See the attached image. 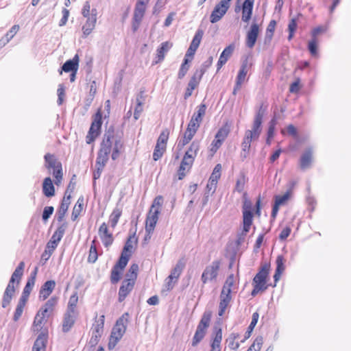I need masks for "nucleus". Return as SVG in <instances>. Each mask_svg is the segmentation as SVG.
<instances>
[{"mask_svg":"<svg viewBox=\"0 0 351 351\" xmlns=\"http://www.w3.org/2000/svg\"><path fill=\"white\" fill-rule=\"evenodd\" d=\"M254 0H245L242 5V21L248 23L252 18Z\"/></svg>","mask_w":351,"mask_h":351,"instance_id":"obj_14","label":"nucleus"},{"mask_svg":"<svg viewBox=\"0 0 351 351\" xmlns=\"http://www.w3.org/2000/svg\"><path fill=\"white\" fill-rule=\"evenodd\" d=\"M56 286V282L54 280H47L41 287L39 293L40 298L43 300L47 299L49 295L52 293Z\"/></svg>","mask_w":351,"mask_h":351,"instance_id":"obj_21","label":"nucleus"},{"mask_svg":"<svg viewBox=\"0 0 351 351\" xmlns=\"http://www.w3.org/2000/svg\"><path fill=\"white\" fill-rule=\"evenodd\" d=\"M245 176L242 175L239 179L237 180L235 190L238 191L239 193H241L245 186Z\"/></svg>","mask_w":351,"mask_h":351,"instance_id":"obj_64","label":"nucleus"},{"mask_svg":"<svg viewBox=\"0 0 351 351\" xmlns=\"http://www.w3.org/2000/svg\"><path fill=\"white\" fill-rule=\"evenodd\" d=\"M203 34H204L203 30L197 29V31L196 32V33L192 40L191 43L186 53L184 58H188L189 56H190L191 58L193 57L196 50L197 49V48L199 46Z\"/></svg>","mask_w":351,"mask_h":351,"instance_id":"obj_13","label":"nucleus"},{"mask_svg":"<svg viewBox=\"0 0 351 351\" xmlns=\"http://www.w3.org/2000/svg\"><path fill=\"white\" fill-rule=\"evenodd\" d=\"M230 8V2L227 0H221L217 3L210 16V21L212 23H215L220 21L226 14Z\"/></svg>","mask_w":351,"mask_h":351,"instance_id":"obj_7","label":"nucleus"},{"mask_svg":"<svg viewBox=\"0 0 351 351\" xmlns=\"http://www.w3.org/2000/svg\"><path fill=\"white\" fill-rule=\"evenodd\" d=\"M134 282H130L128 280H124L122 282V285L120 287L119 290V301L123 302L127 295L131 292L134 286Z\"/></svg>","mask_w":351,"mask_h":351,"instance_id":"obj_18","label":"nucleus"},{"mask_svg":"<svg viewBox=\"0 0 351 351\" xmlns=\"http://www.w3.org/2000/svg\"><path fill=\"white\" fill-rule=\"evenodd\" d=\"M258 318L259 314L257 312L252 314L251 323L245 332V338L241 342H244L245 339H248L251 336V334L258 322Z\"/></svg>","mask_w":351,"mask_h":351,"instance_id":"obj_38","label":"nucleus"},{"mask_svg":"<svg viewBox=\"0 0 351 351\" xmlns=\"http://www.w3.org/2000/svg\"><path fill=\"white\" fill-rule=\"evenodd\" d=\"M260 32V26L256 22L253 21L250 25L249 30L246 33L245 38V45L250 48L252 49L257 40L258 34Z\"/></svg>","mask_w":351,"mask_h":351,"instance_id":"obj_9","label":"nucleus"},{"mask_svg":"<svg viewBox=\"0 0 351 351\" xmlns=\"http://www.w3.org/2000/svg\"><path fill=\"white\" fill-rule=\"evenodd\" d=\"M97 10L96 8H92L91 10V14H88L87 16H84L86 18V23H88L93 26L95 27L96 23H97Z\"/></svg>","mask_w":351,"mask_h":351,"instance_id":"obj_55","label":"nucleus"},{"mask_svg":"<svg viewBox=\"0 0 351 351\" xmlns=\"http://www.w3.org/2000/svg\"><path fill=\"white\" fill-rule=\"evenodd\" d=\"M25 305V304H22L21 302H19V303L16 306V311L14 314V317H13V319L14 322L18 321L19 319L21 317V316L23 313V308H24Z\"/></svg>","mask_w":351,"mask_h":351,"instance_id":"obj_62","label":"nucleus"},{"mask_svg":"<svg viewBox=\"0 0 351 351\" xmlns=\"http://www.w3.org/2000/svg\"><path fill=\"white\" fill-rule=\"evenodd\" d=\"M239 337L238 333H231L229 337L226 339L228 343V347L232 350H237L239 348L240 344L239 342H235V339Z\"/></svg>","mask_w":351,"mask_h":351,"instance_id":"obj_44","label":"nucleus"},{"mask_svg":"<svg viewBox=\"0 0 351 351\" xmlns=\"http://www.w3.org/2000/svg\"><path fill=\"white\" fill-rule=\"evenodd\" d=\"M137 243V238H136L135 233H134L133 234L130 235L128 238V239L125 243V245L123 248L122 253L125 254H130L131 255L132 249H133V243Z\"/></svg>","mask_w":351,"mask_h":351,"instance_id":"obj_35","label":"nucleus"},{"mask_svg":"<svg viewBox=\"0 0 351 351\" xmlns=\"http://www.w3.org/2000/svg\"><path fill=\"white\" fill-rule=\"evenodd\" d=\"M109 139L110 136L108 135L106 139L103 140L101 143L96 159V167H104L108 160V156L110 153V143Z\"/></svg>","mask_w":351,"mask_h":351,"instance_id":"obj_3","label":"nucleus"},{"mask_svg":"<svg viewBox=\"0 0 351 351\" xmlns=\"http://www.w3.org/2000/svg\"><path fill=\"white\" fill-rule=\"evenodd\" d=\"M47 317V316H43V315H41V312L38 311L34 318V326L36 328V330H39L42 328V324L43 322V319Z\"/></svg>","mask_w":351,"mask_h":351,"instance_id":"obj_54","label":"nucleus"},{"mask_svg":"<svg viewBox=\"0 0 351 351\" xmlns=\"http://www.w3.org/2000/svg\"><path fill=\"white\" fill-rule=\"evenodd\" d=\"M102 124V115L100 110L95 114L94 119L91 123L88 133L86 136V143L90 144L93 143L97 136L100 133V130Z\"/></svg>","mask_w":351,"mask_h":351,"instance_id":"obj_4","label":"nucleus"},{"mask_svg":"<svg viewBox=\"0 0 351 351\" xmlns=\"http://www.w3.org/2000/svg\"><path fill=\"white\" fill-rule=\"evenodd\" d=\"M219 267V261H214L210 265L206 266L201 276L203 284L215 280L217 277Z\"/></svg>","mask_w":351,"mask_h":351,"instance_id":"obj_6","label":"nucleus"},{"mask_svg":"<svg viewBox=\"0 0 351 351\" xmlns=\"http://www.w3.org/2000/svg\"><path fill=\"white\" fill-rule=\"evenodd\" d=\"M15 289L14 285H8L5 291L3 294L2 307L5 308L11 302L12 297L14 293Z\"/></svg>","mask_w":351,"mask_h":351,"instance_id":"obj_33","label":"nucleus"},{"mask_svg":"<svg viewBox=\"0 0 351 351\" xmlns=\"http://www.w3.org/2000/svg\"><path fill=\"white\" fill-rule=\"evenodd\" d=\"M110 136V149H112V145H114L113 149L117 150H121L123 147V141L121 134L119 132H115L114 127L110 126V128L106 131L103 140L106 139V136Z\"/></svg>","mask_w":351,"mask_h":351,"instance_id":"obj_8","label":"nucleus"},{"mask_svg":"<svg viewBox=\"0 0 351 351\" xmlns=\"http://www.w3.org/2000/svg\"><path fill=\"white\" fill-rule=\"evenodd\" d=\"M262 344L263 338L261 337H256L247 351H260Z\"/></svg>","mask_w":351,"mask_h":351,"instance_id":"obj_57","label":"nucleus"},{"mask_svg":"<svg viewBox=\"0 0 351 351\" xmlns=\"http://www.w3.org/2000/svg\"><path fill=\"white\" fill-rule=\"evenodd\" d=\"M206 330L207 328H203L202 326L197 325L192 341L193 346H196L204 339Z\"/></svg>","mask_w":351,"mask_h":351,"instance_id":"obj_32","label":"nucleus"},{"mask_svg":"<svg viewBox=\"0 0 351 351\" xmlns=\"http://www.w3.org/2000/svg\"><path fill=\"white\" fill-rule=\"evenodd\" d=\"M53 210L54 208L53 206L45 207L42 215L43 220L45 221H47L49 218L51 217V215L53 214Z\"/></svg>","mask_w":351,"mask_h":351,"instance_id":"obj_63","label":"nucleus"},{"mask_svg":"<svg viewBox=\"0 0 351 351\" xmlns=\"http://www.w3.org/2000/svg\"><path fill=\"white\" fill-rule=\"evenodd\" d=\"M24 267H25L24 262H21L19 264V265L17 266V267L16 268V269L14 270V271L13 272V274L11 276V278L9 281L8 285H14V283L16 279H18L17 283L18 284L19 283V280L21 278L23 274Z\"/></svg>","mask_w":351,"mask_h":351,"instance_id":"obj_30","label":"nucleus"},{"mask_svg":"<svg viewBox=\"0 0 351 351\" xmlns=\"http://www.w3.org/2000/svg\"><path fill=\"white\" fill-rule=\"evenodd\" d=\"M277 124V117L274 114V117L269 122V126L268 128L267 136L269 138H273L274 134L275 126Z\"/></svg>","mask_w":351,"mask_h":351,"instance_id":"obj_60","label":"nucleus"},{"mask_svg":"<svg viewBox=\"0 0 351 351\" xmlns=\"http://www.w3.org/2000/svg\"><path fill=\"white\" fill-rule=\"evenodd\" d=\"M213 58L210 56L201 66L200 69L197 70L195 72H198L197 76L200 78L202 77L206 70L211 66L213 63Z\"/></svg>","mask_w":351,"mask_h":351,"instance_id":"obj_45","label":"nucleus"},{"mask_svg":"<svg viewBox=\"0 0 351 351\" xmlns=\"http://www.w3.org/2000/svg\"><path fill=\"white\" fill-rule=\"evenodd\" d=\"M43 192L46 197H50L55 195V188L49 177L45 178L43 184Z\"/></svg>","mask_w":351,"mask_h":351,"instance_id":"obj_29","label":"nucleus"},{"mask_svg":"<svg viewBox=\"0 0 351 351\" xmlns=\"http://www.w3.org/2000/svg\"><path fill=\"white\" fill-rule=\"evenodd\" d=\"M212 312L210 311H206L202 315V317L198 324L203 328H208L211 319Z\"/></svg>","mask_w":351,"mask_h":351,"instance_id":"obj_43","label":"nucleus"},{"mask_svg":"<svg viewBox=\"0 0 351 351\" xmlns=\"http://www.w3.org/2000/svg\"><path fill=\"white\" fill-rule=\"evenodd\" d=\"M261 121L254 119L252 130H247V131L251 132L254 136L259 137L261 133Z\"/></svg>","mask_w":351,"mask_h":351,"instance_id":"obj_50","label":"nucleus"},{"mask_svg":"<svg viewBox=\"0 0 351 351\" xmlns=\"http://www.w3.org/2000/svg\"><path fill=\"white\" fill-rule=\"evenodd\" d=\"M185 267V262L183 259H180L176 263L175 267L172 269L171 274L169 275L170 278H175L176 281L178 280L180 274H182Z\"/></svg>","mask_w":351,"mask_h":351,"instance_id":"obj_34","label":"nucleus"},{"mask_svg":"<svg viewBox=\"0 0 351 351\" xmlns=\"http://www.w3.org/2000/svg\"><path fill=\"white\" fill-rule=\"evenodd\" d=\"M142 98L141 95H138L136 98V106L134 109V118L135 120L138 119L140 117V115L141 112H143V102L141 101V99Z\"/></svg>","mask_w":351,"mask_h":351,"instance_id":"obj_53","label":"nucleus"},{"mask_svg":"<svg viewBox=\"0 0 351 351\" xmlns=\"http://www.w3.org/2000/svg\"><path fill=\"white\" fill-rule=\"evenodd\" d=\"M66 228H67V223H63L62 225H60L57 228V230L53 233V234L52 235V239H56V240L60 241V240L62 239V238L64 236V232L66 231Z\"/></svg>","mask_w":351,"mask_h":351,"instance_id":"obj_47","label":"nucleus"},{"mask_svg":"<svg viewBox=\"0 0 351 351\" xmlns=\"http://www.w3.org/2000/svg\"><path fill=\"white\" fill-rule=\"evenodd\" d=\"M60 241L56 240V239L51 238L50 241L47 243L46 250L43 253L41 256V259L45 261V263L49 258V257L53 254L54 250L58 246Z\"/></svg>","mask_w":351,"mask_h":351,"instance_id":"obj_24","label":"nucleus"},{"mask_svg":"<svg viewBox=\"0 0 351 351\" xmlns=\"http://www.w3.org/2000/svg\"><path fill=\"white\" fill-rule=\"evenodd\" d=\"M172 47V44L169 42L162 43L160 47L157 49L156 60H154L153 64H156L162 62L165 56V54Z\"/></svg>","mask_w":351,"mask_h":351,"instance_id":"obj_23","label":"nucleus"},{"mask_svg":"<svg viewBox=\"0 0 351 351\" xmlns=\"http://www.w3.org/2000/svg\"><path fill=\"white\" fill-rule=\"evenodd\" d=\"M148 2L143 0H138L135 5L133 18L143 19L146 10V5Z\"/></svg>","mask_w":351,"mask_h":351,"instance_id":"obj_27","label":"nucleus"},{"mask_svg":"<svg viewBox=\"0 0 351 351\" xmlns=\"http://www.w3.org/2000/svg\"><path fill=\"white\" fill-rule=\"evenodd\" d=\"M206 110V106L204 104H202L197 107V112H195L192 116L193 118H197V120L200 123L202 121V117L205 115Z\"/></svg>","mask_w":351,"mask_h":351,"instance_id":"obj_51","label":"nucleus"},{"mask_svg":"<svg viewBox=\"0 0 351 351\" xmlns=\"http://www.w3.org/2000/svg\"><path fill=\"white\" fill-rule=\"evenodd\" d=\"M192 165H184V160H182L180 166L178 171V179L182 180L186 176V172L189 171Z\"/></svg>","mask_w":351,"mask_h":351,"instance_id":"obj_52","label":"nucleus"},{"mask_svg":"<svg viewBox=\"0 0 351 351\" xmlns=\"http://www.w3.org/2000/svg\"><path fill=\"white\" fill-rule=\"evenodd\" d=\"M197 73L198 72H195L191 77V80H189L185 93L184 94V99H187L189 97H191L193 90L195 89L199 85L202 78L197 76Z\"/></svg>","mask_w":351,"mask_h":351,"instance_id":"obj_20","label":"nucleus"},{"mask_svg":"<svg viewBox=\"0 0 351 351\" xmlns=\"http://www.w3.org/2000/svg\"><path fill=\"white\" fill-rule=\"evenodd\" d=\"M71 204V195H67V192H65L64 197L62 200L59 210L58 211V221H62L65 216L66 213L68 210L69 206Z\"/></svg>","mask_w":351,"mask_h":351,"instance_id":"obj_17","label":"nucleus"},{"mask_svg":"<svg viewBox=\"0 0 351 351\" xmlns=\"http://www.w3.org/2000/svg\"><path fill=\"white\" fill-rule=\"evenodd\" d=\"M129 313H125L119 317L116 324L113 327L111 332V337L115 338L116 339H121L125 332L127 324L128 323Z\"/></svg>","mask_w":351,"mask_h":351,"instance_id":"obj_5","label":"nucleus"},{"mask_svg":"<svg viewBox=\"0 0 351 351\" xmlns=\"http://www.w3.org/2000/svg\"><path fill=\"white\" fill-rule=\"evenodd\" d=\"M199 149V143L194 141L190 145L188 150L186 152L182 160L184 165H193L195 158Z\"/></svg>","mask_w":351,"mask_h":351,"instance_id":"obj_10","label":"nucleus"},{"mask_svg":"<svg viewBox=\"0 0 351 351\" xmlns=\"http://www.w3.org/2000/svg\"><path fill=\"white\" fill-rule=\"evenodd\" d=\"M104 320L105 317L104 315H101L98 320L95 322L94 326L93 332H95V337L96 338H99L104 331Z\"/></svg>","mask_w":351,"mask_h":351,"instance_id":"obj_36","label":"nucleus"},{"mask_svg":"<svg viewBox=\"0 0 351 351\" xmlns=\"http://www.w3.org/2000/svg\"><path fill=\"white\" fill-rule=\"evenodd\" d=\"M97 259V252L95 245V240L92 241V245L90 247L89 255L88 257V261L89 263H95Z\"/></svg>","mask_w":351,"mask_h":351,"instance_id":"obj_49","label":"nucleus"},{"mask_svg":"<svg viewBox=\"0 0 351 351\" xmlns=\"http://www.w3.org/2000/svg\"><path fill=\"white\" fill-rule=\"evenodd\" d=\"M121 213H122L121 209L118 208L117 206L113 210L112 213H111L109 222H110V226L112 228H114L117 226V224L119 221V219L121 215Z\"/></svg>","mask_w":351,"mask_h":351,"instance_id":"obj_40","label":"nucleus"},{"mask_svg":"<svg viewBox=\"0 0 351 351\" xmlns=\"http://www.w3.org/2000/svg\"><path fill=\"white\" fill-rule=\"evenodd\" d=\"M79 65V57L78 55H75L73 59L69 60L66 61L62 66L61 67V70L59 71L60 74L62 73V71L66 73L72 72V71H77Z\"/></svg>","mask_w":351,"mask_h":351,"instance_id":"obj_19","label":"nucleus"},{"mask_svg":"<svg viewBox=\"0 0 351 351\" xmlns=\"http://www.w3.org/2000/svg\"><path fill=\"white\" fill-rule=\"evenodd\" d=\"M77 301H78V296H77V292H75L69 298L66 311L77 313L75 311V307L77 306Z\"/></svg>","mask_w":351,"mask_h":351,"instance_id":"obj_46","label":"nucleus"},{"mask_svg":"<svg viewBox=\"0 0 351 351\" xmlns=\"http://www.w3.org/2000/svg\"><path fill=\"white\" fill-rule=\"evenodd\" d=\"M34 287V279H28L26 285L23 289V291L22 293V295L19 300V302H21L22 304L26 303L27 301V299L29 298V295L32 290V288Z\"/></svg>","mask_w":351,"mask_h":351,"instance_id":"obj_31","label":"nucleus"},{"mask_svg":"<svg viewBox=\"0 0 351 351\" xmlns=\"http://www.w3.org/2000/svg\"><path fill=\"white\" fill-rule=\"evenodd\" d=\"M163 203V197L161 195L156 196L152 203L151 208L146 219V229L149 232L154 230L158 221L160 208Z\"/></svg>","mask_w":351,"mask_h":351,"instance_id":"obj_1","label":"nucleus"},{"mask_svg":"<svg viewBox=\"0 0 351 351\" xmlns=\"http://www.w3.org/2000/svg\"><path fill=\"white\" fill-rule=\"evenodd\" d=\"M138 271V265L137 264H132L128 273L126 274V279L130 282H135V280L137 278V272Z\"/></svg>","mask_w":351,"mask_h":351,"instance_id":"obj_41","label":"nucleus"},{"mask_svg":"<svg viewBox=\"0 0 351 351\" xmlns=\"http://www.w3.org/2000/svg\"><path fill=\"white\" fill-rule=\"evenodd\" d=\"M276 22L272 20L269 22L265 32V43H269L272 39L274 32L275 30Z\"/></svg>","mask_w":351,"mask_h":351,"instance_id":"obj_39","label":"nucleus"},{"mask_svg":"<svg viewBox=\"0 0 351 351\" xmlns=\"http://www.w3.org/2000/svg\"><path fill=\"white\" fill-rule=\"evenodd\" d=\"M58 298L56 297H52L46 302L44 306L40 309L41 315L47 316V317L51 315L53 311L54 306L56 305Z\"/></svg>","mask_w":351,"mask_h":351,"instance_id":"obj_26","label":"nucleus"},{"mask_svg":"<svg viewBox=\"0 0 351 351\" xmlns=\"http://www.w3.org/2000/svg\"><path fill=\"white\" fill-rule=\"evenodd\" d=\"M169 132L168 130H163L160 133V134L157 140V143L161 144L162 146H166L167 142V140L169 138Z\"/></svg>","mask_w":351,"mask_h":351,"instance_id":"obj_61","label":"nucleus"},{"mask_svg":"<svg viewBox=\"0 0 351 351\" xmlns=\"http://www.w3.org/2000/svg\"><path fill=\"white\" fill-rule=\"evenodd\" d=\"M77 314V313L66 311L64 315V319L62 323L63 332H68L71 329V328L75 324Z\"/></svg>","mask_w":351,"mask_h":351,"instance_id":"obj_16","label":"nucleus"},{"mask_svg":"<svg viewBox=\"0 0 351 351\" xmlns=\"http://www.w3.org/2000/svg\"><path fill=\"white\" fill-rule=\"evenodd\" d=\"M130 257V254H125L121 252V254L119 258L118 262L115 264L114 267L119 269L120 270H123L127 265L129 259Z\"/></svg>","mask_w":351,"mask_h":351,"instance_id":"obj_42","label":"nucleus"},{"mask_svg":"<svg viewBox=\"0 0 351 351\" xmlns=\"http://www.w3.org/2000/svg\"><path fill=\"white\" fill-rule=\"evenodd\" d=\"M122 270H120L119 269L113 267L112 271H111V276L110 280L112 283L114 284L119 281L121 278V273Z\"/></svg>","mask_w":351,"mask_h":351,"instance_id":"obj_56","label":"nucleus"},{"mask_svg":"<svg viewBox=\"0 0 351 351\" xmlns=\"http://www.w3.org/2000/svg\"><path fill=\"white\" fill-rule=\"evenodd\" d=\"M234 49V45L231 44L224 49L220 55L217 62V71H219L223 64L228 61Z\"/></svg>","mask_w":351,"mask_h":351,"instance_id":"obj_22","label":"nucleus"},{"mask_svg":"<svg viewBox=\"0 0 351 351\" xmlns=\"http://www.w3.org/2000/svg\"><path fill=\"white\" fill-rule=\"evenodd\" d=\"M269 265L265 264L256 274L253 279V285L261 287H268L266 285L267 278L269 275Z\"/></svg>","mask_w":351,"mask_h":351,"instance_id":"obj_11","label":"nucleus"},{"mask_svg":"<svg viewBox=\"0 0 351 351\" xmlns=\"http://www.w3.org/2000/svg\"><path fill=\"white\" fill-rule=\"evenodd\" d=\"M313 158V151L311 149H306L300 158V167L302 169H306L310 167Z\"/></svg>","mask_w":351,"mask_h":351,"instance_id":"obj_28","label":"nucleus"},{"mask_svg":"<svg viewBox=\"0 0 351 351\" xmlns=\"http://www.w3.org/2000/svg\"><path fill=\"white\" fill-rule=\"evenodd\" d=\"M229 133V129L227 127H223L220 128L215 135V138L220 140V141H223L225 138L227 137Z\"/></svg>","mask_w":351,"mask_h":351,"instance_id":"obj_58","label":"nucleus"},{"mask_svg":"<svg viewBox=\"0 0 351 351\" xmlns=\"http://www.w3.org/2000/svg\"><path fill=\"white\" fill-rule=\"evenodd\" d=\"M98 234L106 247L110 246L114 241L112 234L109 232L107 224L104 222L99 228Z\"/></svg>","mask_w":351,"mask_h":351,"instance_id":"obj_12","label":"nucleus"},{"mask_svg":"<svg viewBox=\"0 0 351 351\" xmlns=\"http://www.w3.org/2000/svg\"><path fill=\"white\" fill-rule=\"evenodd\" d=\"M231 291H221L220 294V302H219V315L222 316L227 306L229 305L232 297H231Z\"/></svg>","mask_w":351,"mask_h":351,"instance_id":"obj_15","label":"nucleus"},{"mask_svg":"<svg viewBox=\"0 0 351 351\" xmlns=\"http://www.w3.org/2000/svg\"><path fill=\"white\" fill-rule=\"evenodd\" d=\"M285 260L284 257L282 255L278 256L276 258V270L278 271V273H282L285 269Z\"/></svg>","mask_w":351,"mask_h":351,"instance_id":"obj_59","label":"nucleus"},{"mask_svg":"<svg viewBox=\"0 0 351 351\" xmlns=\"http://www.w3.org/2000/svg\"><path fill=\"white\" fill-rule=\"evenodd\" d=\"M189 61L190 60L187 58H184L178 74V79H182L186 75L187 71L189 69Z\"/></svg>","mask_w":351,"mask_h":351,"instance_id":"obj_48","label":"nucleus"},{"mask_svg":"<svg viewBox=\"0 0 351 351\" xmlns=\"http://www.w3.org/2000/svg\"><path fill=\"white\" fill-rule=\"evenodd\" d=\"M253 213L252 212H243V224L244 232H249L250 226L252 223Z\"/></svg>","mask_w":351,"mask_h":351,"instance_id":"obj_37","label":"nucleus"},{"mask_svg":"<svg viewBox=\"0 0 351 351\" xmlns=\"http://www.w3.org/2000/svg\"><path fill=\"white\" fill-rule=\"evenodd\" d=\"M47 342V335L44 332H41L38 336L34 343L32 351H45Z\"/></svg>","mask_w":351,"mask_h":351,"instance_id":"obj_25","label":"nucleus"},{"mask_svg":"<svg viewBox=\"0 0 351 351\" xmlns=\"http://www.w3.org/2000/svg\"><path fill=\"white\" fill-rule=\"evenodd\" d=\"M46 167L51 171L53 169V175L56 178V184H58L62 178V164L58 161L54 155L47 154L45 156Z\"/></svg>","mask_w":351,"mask_h":351,"instance_id":"obj_2","label":"nucleus"}]
</instances>
